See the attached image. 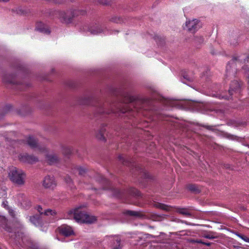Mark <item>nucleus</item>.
I'll return each instance as SVG.
<instances>
[{
    "label": "nucleus",
    "instance_id": "nucleus-4",
    "mask_svg": "<svg viewBox=\"0 0 249 249\" xmlns=\"http://www.w3.org/2000/svg\"><path fill=\"white\" fill-rule=\"evenodd\" d=\"M42 185L46 189L53 190L56 186L57 182L53 176L47 175L44 177Z\"/></svg>",
    "mask_w": 249,
    "mask_h": 249
},
{
    "label": "nucleus",
    "instance_id": "nucleus-11",
    "mask_svg": "<svg viewBox=\"0 0 249 249\" xmlns=\"http://www.w3.org/2000/svg\"><path fill=\"white\" fill-rule=\"evenodd\" d=\"M37 211L40 213V214H44L47 216H53L56 214V212L55 211L48 209L46 210H43V208L40 206H38L36 207Z\"/></svg>",
    "mask_w": 249,
    "mask_h": 249
},
{
    "label": "nucleus",
    "instance_id": "nucleus-34",
    "mask_svg": "<svg viewBox=\"0 0 249 249\" xmlns=\"http://www.w3.org/2000/svg\"><path fill=\"white\" fill-rule=\"evenodd\" d=\"M9 212L12 215H14V211L13 210H10Z\"/></svg>",
    "mask_w": 249,
    "mask_h": 249
},
{
    "label": "nucleus",
    "instance_id": "nucleus-19",
    "mask_svg": "<svg viewBox=\"0 0 249 249\" xmlns=\"http://www.w3.org/2000/svg\"><path fill=\"white\" fill-rule=\"evenodd\" d=\"M0 225L5 229V230L8 231L7 227L6 220L5 217L0 215Z\"/></svg>",
    "mask_w": 249,
    "mask_h": 249
},
{
    "label": "nucleus",
    "instance_id": "nucleus-6",
    "mask_svg": "<svg viewBox=\"0 0 249 249\" xmlns=\"http://www.w3.org/2000/svg\"><path fill=\"white\" fill-rule=\"evenodd\" d=\"M94 99V95L92 93H88L79 97L77 101L80 105L88 106L92 104Z\"/></svg>",
    "mask_w": 249,
    "mask_h": 249
},
{
    "label": "nucleus",
    "instance_id": "nucleus-26",
    "mask_svg": "<svg viewBox=\"0 0 249 249\" xmlns=\"http://www.w3.org/2000/svg\"><path fill=\"white\" fill-rule=\"evenodd\" d=\"M102 31V29H101L100 28H97L96 30H91V33L93 34H97L100 33H101Z\"/></svg>",
    "mask_w": 249,
    "mask_h": 249
},
{
    "label": "nucleus",
    "instance_id": "nucleus-10",
    "mask_svg": "<svg viewBox=\"0 0 249 249\" xmlns=\"http://www.w3.org/2000/svg\"><path fill=\"white\" fill-rule=\"evenodd\" d=\"M59 231L61 234L64 236H70L73 234V231L71 228L68 225H62L59 228Z\"/></svg>",
    "mask_w": 249,
    "mask_h": 249
},
{
    "label": "nucleus",
    "instance_id": "nucleus-31",
    "mask_svg": "<svg viewBox=\"0 0 249 249\" xmlns=\"http://www.w3.org/2000/svg\"><path fill=\"white\" fill-rule=\"evenodd\" d=\"M203 237L208 239H213L214 238V236L210 234H205L203 235Z\"/></svg>",
    "mask_w": 249,
    "mask_h": 249
},
{
    "label": "nucleus",
    "instance_id": "nucleus-2",
    "mask_svg": "<svg viewBox=\"0 0 249 249\" xmlns=\"http://www.w3.org/2000/svg\"><path fill=\"white\" fill-rule=\"evenodd\" d=\"M164 103L166 105L167 107L202 108L205 107V104L204 103L195 101H184L165 99Z\"/></svg>",
    "mask_w": 249,
    "mask_h": 249
},
{
    "label": "nucleus",
    "instance_id": "nucleus-1",
    "mask_svg": "<svg viewBox=\"0 0 249 249\" xmlns=\"http://www.w3.org/2000/svg\"><path fill=\"white\" fill-rule=\"evenodd\" d=\"M84 205H80L68 211L65 217L67 219H74L78 223H92L96 220V217L89 214L83 210Z\"/></svg>",
    "mask_w": 249,
    "mask_h": 249
},
{
    "label": "nucleus",
    "instance_id": "nucleus-9",
    "mask_svg": "<svg viewBox=\"0 0 249 249\" xmlns=\"http://www.w3.org/2000/svg\"><path fill=\"white\" fill-rule=\"evenodd\" d=\"M242 83L238 82L237 80H234L232 82L229 93L230 96L233 94V93H237L240 92V89L241 87Z\"/></svg>",
    "mask_w": 249,
    "mask_h": 249
},
{
    "label": "nucleus",
    "instance_id": "nucleus-27",
    "mask_svg": "<svg viewBox=\"0 0 249 249\" xmlns=\"http://www.w3.org/2000/svg\"><path fill=\"white\" fill-rule=\"evenodd\" d=\"M6 195V192L4 188H0V198L4 197Z\"/></svg>",
    "mask_w": 249,
    "mask_h": 249
},
{
    "label": "nucleus",
    "instance_id": "nucleus-39",
    "mask_svg": "<svg viewBox=\"0 0 249 249\" xmlns=\"http://www.w3.org/2000/svg\"><path fill=\"white\" fill-rule=\"evenodd\" d=\"M82 172H83V171H82V170H80V171H79V173H80V174H82Z\"/></svg>",
    "mask_w": 249,
    "mask_h": 249
},
{
    "label": "nucleus",
    "instance_id": "nucleus-30",
    "mask_svg": "<svg viewBox=\"0 0 249 249\" xmlns=\"http://www.w3.org/2000/svg\"><path fill=\"white\" fill-rule=\"evenodd\" d=\"M196 39L197 40V41L198 43H202L203 41V38L201 36H196Z\"/></svg>",
    "mask_w": 249,
    "mask_h": 249
},
{
    "label": "nucleus",
    "instance_id": "nucleus-21",
    "mask_svg": "<svg viewBox=\"0 0 249 249\" xmlns=\"http://www.w3.org/2000/svg\"><path fill=\"white\" fill-rule=\"evenodd\" d=\"M121 96L123 98H124V101L125 102H130L134 100V98L128 93H124Z\"/></svg>",
    "mask_w": 249,
    "mask_h": 249
},
{
    "label": "nucleus",
    "instance_id": "nucleus-23",
    "mask_svg": "<svg viewBox=\"0 0 249 249\" xmlns=\"http://www.w3.org/2000/svg\"><path fill=\"white\" fill-rule=\"evenodd\" d=\"M213 96H215L216 97H218L220 99H229V97H227V96H226L225 95L221 94H213Z\"/></svg>",
    "mask_w": 249,
    "mask_h": 249
},
{
    "label": "nucleus",
    "instance_id": "nucleus-32",
    "mask_svg": "<svg viewBox=\"0 0 249 249\" xmlns=\"http://www.w3.org/2000/svg\"><path fill=\"white\" fill-rule=\"evenodd\" d=\"M12 107H13L11 104H7L5 107V109H11Z\"/></svg>",
    "mask_w": 249,
    "mask_h": 249
},
{
    "label": "nucleus",
    "instance_id": "nucleus-17",
    "mask_svg": "<svg viewBox=\"0 0 249 249\" xmlns=\"http://www.w3.org/2000/svg\"><path fill=\"white\" fill-rule=\"evenodd\" d=\"M21 197H22V200H19V202L20 203L22 207L26 208V206H25V205L26 203L29 205L30 204V202L28 200L27 198L25 196H23V195H21Z\"/></svg>",
    "mask_w": 249,
    "mask_h": 249
},
{
    "label": "nucleus",
    "instance_id": "nucleus-14",
    "mask_svg": "<svg viewBox=\"0 0 249 249\" xmlns=\"http://www.w3.org/2000/svg\"><path fill=\"white\" fill-rule=\"evenodd\" d=\"M27 142L32 147H35L37 146V142L35 138L32 136H29L27 138Z\"/></svg>",
    "mask_w": 249,
    "mask_h": 249
},
{
    "label": "nucleus",
    "instance_id": "nucleus-36",
    "mask_svg": "<svg viewBox=\"0 0 249 249\" xmlns=\"http://www.w3.org/2000/svg\"><path fill=\"white\" fill-rule=\"evenodd\" d=\"M9 0H0V2H7Z\"/></svg>",
    "mask_w": 249,
    "mask_h": 249
},
{
    "label": "nucleus",
    "instance_id": "nucleus-28",
    "mask_svg": "<svg viewBox=\"0 0 249 249\" xmlns=\"http://www.w3.org/2000/svg\"><path fill=\"white\" fill-rule=\"evenodd\" d=\"M66 182L70 186H71L72 182L71 179L69 176H67L65 179Z\"/></svg>",
    "mask_w": 249,
    "mask_h": 249
},
{
    "label": "nucleus",
    "instance_id": "nucleus-24",
    "mask_svg": "<svg viewBox=\"0 0 249 249\" xmlns=\"http://www.w3.org/2000/svg\"><path fill=\"white\" fill-rule=\"evenodd\" d=\"M178 212L179 213H180L182 214L185 215H188L190 214L188 211L186 209H181L178 211Z\"/></svg>",
    "mask_w": 249,
    "mask_h": 249
},
{
    "label": "nucleus",
    "instance_id": "nucleus-22",
    "mask_svg": "<svg viewBox=\"0 0 249 249\" xmlns=\"http://www.w3.org/2000/svg\"><path fill=\"white\" fill-rule=\"evenodd\" d=\"M191 242H192L193 243H201V244L205 245L207 246H209L211 245L210 243H205V242H202L201 240H192L191 241Z\"/></svg>",
    "mask_w": 249,
    "mask_h": 249
},
{
    "label": "nucleus",
    "instance_id": "nucleus-12",
    "mask_svg": "<svg viewBox=\"0 0 249 249\" xmlns=\"http://www.w3.org/2000/svg\"><path fill=\"white\" fill-rule=\"evenodd\" d=\"M106 132V130L104 127L101 128L97 132L96 135V138L100 141H105L106 138H105V135Z\"/></svg>",
    "mask_w": 249,
    "mask_h": 249
},
{
    "label": "nucleus",
    "instance_id": "nucleus-8",
    "mask_svg": "<svg viewBox=\"0 0 249 249\" xmlns=\"http://www.w3.org/2000/svg\"><path fill=\"white\" fill-rule=\"evenodd\" d=\"M20 161L28 163H33L37 160V159L26 153L21 154L19 155Z\"/></svg>",
    "mask_w": 249,
    "mask_h": 249
},
{
    "label": "nucleus",
    "instance_id": "nucleus-37",
    "mask_svg": "<svg viewBox=\"0 0 249 249\" xmlns=\"http://www.w3.org/2000/svg\"><path fill=\"white\" fill-rule=\"evenodd\" d=\"M120 239L118 238H117L116 239V241L117 242V243H119L120 242Z\"/></svg>",
    "mask_w": 249,
    "mask_h": 249
},
{
    "label": "nucleus",
    "instance_id": "nucleus-5",
    "mask_svg": "<svg viewBox=\"0 0 249 249\" xmlns=\"http://www.w3.org/2000/svg\"><path fill=\"white\" fill-rule=\"evenodd\" d=\"M58 17L64 22L68 23H70L72 18L73 17V14L72 11H59L57 12Z\"/></svg>",
    "mask_w": 249,
    "mask_h": 249
},
{
    "label": "nucleus",
    "instance_id": "nucleus-25",
    "mask_svg": "<svg viewBox=\"0 0 249 249\" xmlns=\"http://www.w3.org/2000/svg\"><path fill=\"white\" fill-rule=\"evenodd\" d=\"M237 235L245 242L249 243V238L244 235H241L240 234H237Z\"/></svg>",
    "mask_w": 249,
    "mask_h": 249
},
{
    "label": "nucleus",
    "instance_id": "nucleus-35",
    "mask_svg": "<svg viewBox=\"0 0 249 249\" xmlns=\"http://www.w3.org/2000/svg\"><path fill=\"white\" fill-rule=\"evenodd\" d=\"M4 81L5 82H7V83H12V82L11 81H9V80H7L5 78H4V79H3Z\"/></svg>",
    "mask_w": 249,
    "mask_h": 249
},
{
    "label": "nucleus",
    "instance_id": "nucleus-7",
    "mask_svg": "<svg viewBox=\"0 0 249 249\" xmlns=\"http://www.w3.org/2000/svg\"><path fill=\"white\" fill-rule=\"evenodd\" d=\"M186 26L189 31L192 33H194L200 28L201 25L198 20L195 19L187 21L186 23Z\"/></svg>",
    "mask_w": 249,
    "mask_h": 249
},
{
    "label": "nucleus",
    "instance_id": "nucleus-3",
    "mask_svg": "<svg viewBox=\"0 0 249 249\" xmlns=\"http://www.w3.org/2000/svg\"><path fill=\"white\" fill-rule=\"evenodd\" d=\"M8 177L13 182L18 185H23L25 183L26 178L25 173L22 170L15 167L9 168Z\"/></svg>",
    "mask_w": 249,
    "mask_h": 249
},
{
    "label": "nucleus",
    "instance_id": "nucleus-15",
    "mask_svg": "<svg viewBox=\"0 0 249 249\" xmlns=\"http://www.w3.org/2000/svg\"><path fill=\"white\" fill-rule=\"evenodd\" d=\"M235 71L234 70H231V66L228 64L226 67V76L227 77H233L234 76Z\"/></svg>",
    "mask_w": 249,
    "mask_h": 249
},
{
    "label": "nucleus",
    "instance_id": "nucleus-20",
    "mask_svg": "<svg viewBox=\"0 0 249 249\" xmlns=\"http://www.w3.org/2000/svg\"><path fill=\"white\" fill-rule=\"evenodd\" d=\"M30 221L35 225L37 226L39 224V219L38 216H33L30 217Z\"/></svg>",
    "mask_w": 249,
    "mask_h": 249
},
{
    "label": "nucleus",
    "instance_id": "nucleus-18",
    "mask_svg": "<svg viewBox=\"0 0 249 249\" xmlns=\"http://www.w3.org/2000/svg\"><path fill=\"white\" fill-rule=\"evenodd\" d=\"M154 205L156 207L164 210L168 211L170 209L169 206L162 203L157 202L155 203Z\"/></svg>",
    "mask_w": 249,
    "mask_h": 249
},
{
    "label": "nucleus",
    "instance_id": "nucleus-16",
    "mask_svg": "<svg viewBox=\"0 0 249 249\" xmlns=\"http://www.w3.org/2000/svg\"><path fill=\"white\" fill-rule=\"evenodd\" d=\"M47 160L50 164H53L58 160V158L56 155L51 154L47 155Z\"/></svg>",
    "mask_w": 249,
    "mask_h": 249
},
{
    "label": "nucleus",
    "instance_id": "nucleus-13",
    "mask_svg": "<svg viewBox=\"0 0 249 249\" xmlns=\"http://www.w3.org/2000/svg\"><path fill=\"white\" fill-rule=\"evenodd\" d=\"M36 29L37 30L44 33L47 34L50 32L47 27L42 22H39L37 24Z\"/></svg>",
    "mask_w": 249,
    "mask_h": 249
},
{
    "label": "nucleus",
    "instance_id": "nucleus-38",
    "mask_svg": "<svg viewBox=\"0 0 249 249\" xmlns=\"http://www.w3.org/2000/svg\"><path fill=\"white\" fill-rule=\"evenodd\" d=\"M130 214H134V212H130Z\"/></svg>",
    "mask_w": 249,
    "mask_h": 249
},
{
    "label": "nucleus",
    "instance_id": "nucleus-29",
    "mask_svg": "<svg viewBox=\"0 0 249 249\" xmlns=\"http://www.w3.org/2000/svg\"><path fill=\"white\" fill-rule=\"evenodd\" d=\"M18 111L17 113L18 114L24 116V115H25V113L26 112V111H27V110H24V109L18 110Z\"/></svg>",
    "mask_w": 249,
    "mask_h": 249
},
{
    "label": "nucleus",
    "instance_id": "nucleus-33",
    "mask_svg": "<svg viewBox=\"0 0 249 249\" xmlns=\"http://www.w3.org/2000/svg\"><path fill=\"white\" fill-rule=\"evenodd\" d=\"M18 14H24V12L23 10H22V9H19L18 10Z\"/></svg>",
    "mask_w": 249,
    "mask_h": 249
}]
</instances>
